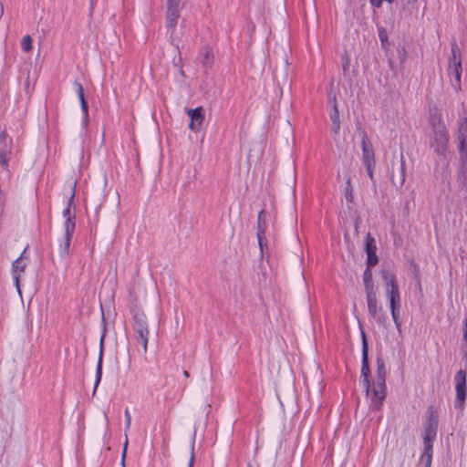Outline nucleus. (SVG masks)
I'll list each match as a JSON object with an SVG mask.
<instances>
[{"instance_id": "ea45409f", "label": "nucleus", "mask_w": 467, "mask_h": 467, "mask_svg": "<svg viewBox=\"0 0 467 467\" xmlns=\"http://www.w3.org/2000/svg\"><path fill=\"white\" fill-rule=\"evenodd\" d=\"M125 417H126V429L128 430L130 427V422H131V417H130V414L128 409H126V410H125Z\"/></svg>"}, {"instance_id": "f8f14e48", "label": "nucleus", "mask_w": 467, "mask_h": 467, "mask_svg": "<svg viewBox=\"0 0 467 467\" xmlns=\"http://www.w3.org/2000/svg\"><path fill=\"white\" fill-rule=\"evenodd\" d=\"M434 133V141H435V150L438 153H441L447 148L449 137L447 134L446 128L433 130Z\"/></svg>"}, {"instance_id": "9b49d317", "label": "nucleus", "mask_w": 467, "mask_h": 467, "mask_svg": "<svg viewBox=\"0 0 467 467\" xmlns=\"http://www.w3.org/2000/svg\"><path fill=\"white\" fill-rule=\"evenodd\" d=\"M187 114L191 118L189 128L192 131L198 132L202 129V122L204 120V113L202 107L196 109H187Z\"/></svg>"}, {"instance_id": "a19ab883", "label": "nucleus", "mask_w": 467, "mask_h": 467, "mask_svg": "<svg viewBox=\"0 0 467 467\" xmlns=\"http://www.w3.org/2000/svg\"><path fill=\"white\" fill-rule=\"evenodd\" d=\"M340 130V122L332 123V131L335 135H337Z\"/></svg>"}, {"instance_id": "f704fd0d", "label": "nucleus", "mask_w": 467, "mask_h": 467, "mask_svg": "<svg viewBox=\"0 0 467 467\" xmlns=\"http://www.w3.org/2000/svg\"><path fill=\"white\" fill-rule=\"evenodd\" d=\"M368 259H367V267H372L376 265L379 262V258L376 254V253L367 254Z\"/></svg>"}, {"instance_id": "412c9836", "label": "nucleus", "mask_w": 467, "mask_h": 467, "mask_svg": "<svg viewBox=\"0 0 467 467\" xmlns=\"http://www.w3.org/2000/svg\"><path fill=\"white\" fill-rule=\"evenodd\" d=\"M73 198H74V192L71 194L69 200H68V202H67V206L63 210V217L65 218V223H64V231L63 232H66V226H67V223L68 222V220L71 222V223H75L74 222V218H75V214L71 213V210H70V207H71V204H72V202H73Z\"/></svg>"}, {"instance_id": "423d86ee", "label": "nucleus", "mask_w": 467, "mask_h": 467, "mask_svg": "<svg viewBox=\"0 0 467 467\" xmlns=\"http://www.w3.org/2000/svg\"><path fill=\"white\" fill-rule=\"evenodd\" d=\"M362 335V361H361V378L362 382L364 384L367 395L369 394L370 391V384H369V364H368V346L366 337L365 332L361 331Z\"/></svg>"}, {"instance_id": "7ed1b4c3", "label": "nucleus", "mask_w": 467, "mask_h": 467, "mask_svg": "<svg viewBox=\"0 0 467 467\" xmlns=\"http://www.w3.org/2000/svg\"><path fill=\"white\" fill-rule=\"evenodd\" d=\"M375 382L371 389V404L374 410L380 408L381 402L386 397V368L381 358H377V370Z\"/></svg>"}, {"instance_id": "473e14b6", "label": "nucleus", "mask_w": 467, "mask_h": 467, "mask_svg": "<svg viewBox=\"0 0 467 467\" xmlns=\"http://www.w3.org/2000/svg\"><path fill=\"white\" fill-rule=\"evenodd\" d=\"M364 285L366 291V297L377 296L373 282H364Z\"/></svg>"}, {"instance_id": "aec40b11", "label": "nucleus", "mask_w": 467, "mask_h": 467, "mask_svg": "<svg viewBox=\"0 0 467 467\" xmlns=\"http://www.w3.org/2000/svg\"><path fill=\"white\" fill-rule=\"evenodd\" d=\"M25 267H26V265L22 264L21 257L17 258L13 263L14 278H15L16 285V288H17V291L19 294H21L20 288H19L20 273L24 272Z\"/></svg>"}, {"instance_id": "9d476101", "label": "nucleus", "mask_w": 467, "mask_h": 467, "mask_svg": "<svg viewBox=\"0 0 467 467\" xmlns=\"http://www.w3.org/2000/svg\"><path fill=\"white\" fill-rule=\"evenodd\" d=\"M405 180V161L404 156L401 153L400 162L397 164H392L391 182L395 187L400 188L404 184Z\"/></svg>"}, {"instance_id": "c756f323", "label": "nucleus", "mask_w": 467, "mask_h": 467, "mask_svg": "<svg viewBox=\"0 0 467 467\" xmlns=\"http://www.w3.org/2000/svg\"><path fill=\"white\" fill-rule=\"evenodd\" d=\"M11 150H0V165H2L5 170H7L8 165V158L7 155L10 154Z\"/></svg>"}, {"instance_id": "c85d7f7f", "label": "nucleus", "mask_w": 467, "mask_h": 467, "mask_svg": "<svg viewBox=\"0 0 467 467\" xmlns=\"http://www.w3.org/2000/svg\"><path fill=\"white\" fill-rule=\"evenodd\" d=\"M345 197L348 202H353V198H354L353 197V188H352L351 181H350L349 177L347 180V185L345 188Z\"/></svg>"}, {"instance_id": "603ef678", "label": "nucleus", "mask_w": 467, "mask_h": 467, "mask_svg": "<svg viewBox=\"0 0 467 467\" xmlns=\"http://www.w3.org/2000/svg\"><path fill=\"white\" fill-rule=\"evenodd\" d=\"M247 467H251V465H248Z\"/></svg>"}, {"instance_id": "4468645a", "label": "nucleus", "mask_w": 467, "mask_h": 467, "mask_svg": "<svg viewBox=\"0 0 467 467\" xmlns=\"http://www.w3.org/2000/svg\"><path fill=\"white\" fill-rule=\"evenodd\" d=\"M75 87H76L77 94L80 100L81 109L83 111L82 126H83V128H86L88 124V105L87 100L85 99L84 88H83L82 85L78 82H75Z\"/></svg>"}, {"instance_id": "393cba45", "label": "nucleus", "mask_w": 467, "mask_h": 467, "mask_svg": "<svg viewBox=\"0 0 467 467\" xmlns=\"http://www.w3.org/2000/svg\"><path fill=\"white\" fill-rule=\"evenodd\" d=\"M449 69L451 73L454 74L456 81L459 84L461 81L462 74V61H457V63H449Z\"/></svg>"}, {"instance_id": "e433bc0d", "label": "nucleus", "mask_w": 467, "mask_h": 467, "mask_svg": "<svg viewBox=\"0 0 467 467\" xmlns=\"http://www.w3.org/2000/svg\"><path fill=\"white\" fill-rule=\"evenodd\" d=\"M128 444H129V440H128V436L126 435L125 436L124 445H123L122 455H121V465H122V467H125V457H126V453H127Z\"/></svg>"}, {"instance_id": "20e7f679", "label": "nucleus", "mask_w": 467, "mask_h": 467, "mask_svg": "<svg viewBox=\"0 0 467 467\" xmlns=\"http://www.w3.org/2000/svg\"><path fill=\"white\" fill-rule=\"evenodd\" d=\"M107 179L104 175L96 177L90 186L86 202L98 213L106 197Z\"/></svg>"}, {"instance_id": "4be33fe9", "label": "nucleus", "mask_w": 467, "mask_h": 467, "mask_svg": "<svg viewBox=\"0 0 467 467\" xmlns=\"http://www.w3.org/2000/svg\"><path fill=\"white\" fill-rule=\"evenodd\" d=\"M214 62L213 49L209 47H205L202 63L205 67H212Z\"/></svg>"}, {"instance_id": "2f4dec72", "label": "nucleus", "mask_w": 467, "mask_h": 467, "mask_svg": "<svg viewBox=\"0 0 467 467\" xmlns=\"http://www.w3.org/2000/svg\"><path fill=\"white\" fill-rule=\"evenodd\" d=\"M21 46L24 51L28 52L32 49V38L29 35L22 38Z\"/></svg>"}, {"instance_id": "864d4df0", "label": "nucleus", "mask_w": 467, "mask_h": 467, "mask_svg": "<svg viewBox=\"0 0 467 467\" xmlns=\"http://www.w3.org/2000/svg\"><path fill=\"white\" fill-rule=\"evenodd\" d=\"M424 467H426V466H424Z\"/></svg>"}, {"instance_id": "c03bdc74", "label": "nucleus", "mask_w": 467, "mask_h": 467, "mask_svg": "<svg viewBox=\"0 0 467 467\" xmlns=\"http://www.w3.org/2000/svg\"><path fill=\"white\" fill-rule=\"evenodd\" d=\"M418 0H401L403 6L405 5H413L416 4Z\"/></svg>"}, {"instance_id": "dca6fc26", "label": "nucleus", "mask_w": 467, "mask_h": 467, "mask_svg": "<svg viewBox=\"0 0 467 467\" xmlns=\"http://www.w3.org/2000/svg\"><path fill=\"white\" fill-rule=\"evenodd\" d=\"M389 307L391 311V316L393 318V321L396 325V327L399 331H400V321L399 317V307L400 303V296H395V297H389Z\"/></svg>"}, {"instance_id": "37998d69", "label": "nucleus", "mask_w": 467, "mask_h": 467, "mask_svg": "<svg viewBox=\"0 0 467 467\" xmlns=\"http://www.w3.org/2000/svg\"><path fill=\"white\" fill-rule=\"evenodd\" d=\"M435 419L438 420V416L435 410H432V408H429V417L428 419Z\"/></svg>"}, {"instance_id": "b1692460", "label": "nucleus", "mask_w": 467, "mask_h": 467, "mask_svg": "<svg viewBox=\"0 0 467 467\" xmlns=\"http://www.w3.org/2000/svg\"><path fill=\"white\" fill-rule=\"evenodd\" d=\"M432 459V444L425 445V450L420 457V461L424 463V466L431 467Z\"/></svg>"}, {"instance_id": "3c124183", "label": "nucleus", "mask_w": 467, "mask_h": 467, "mask_svg": "<svg viewBox=\"0 0 467 467\" xmlns=\"http://www.w3.org/2000/svg\"><path fill=\"white\" fill-rule=\"evenodd\" d=\"M183 375H184V377H186V378H189V376H190V375H189V372H188V371H186V370H184V371H183Z\"/></svg>"}, {"instance_id": "f03ea898", "label": "nucleus", "mask_w": 467, "mask_h": 467, "mask_svg": "<svg viewBox=\"0 0 467 467\" xmlns=\"http://www.w3.org/2000/svg\"><path fill=\"white\" fill-rule=\"evenodd\" d=\"M75 230V223H71L69 220L66 226V232H63L59 240L54 244L50 259L53 265H58L65 261L70 254V243L72 234Z\"/></svg>"}, {"instance_id": "4c0bfd02", "label": "nucleus", "mask_w": 467, "mask_h": 467, "mask_svg": "<svg viewBox=\"0 0 467 467\" xmlns=\"http://www.w3.org/2000/svg\"><path fill=\"white\" fill-rule=\"evenodd\" d=\"M363 281L364 282H373L372 281V272L370 267H367L363 274Z\"/></svg>"}, {"instance_id": "6e6552de", "label": "nucleus", "mask_w": 467, "mask_h": 467, "mask_svg": "<svg viewBox=\"0 0 467 467\" xmlns=\"http://www.w3.org/2000/svg\"><path fill=\"white\" fill-rule=\"evenodd\" d=\"M166 1V24L170 28H174L180 17L181 0H165Z\"/></svg>"}, {"instance_id": "09e8293b", "label": "nucleus", "mask_w": 467, "mask_h": 467, "mask_svg": "<svg viewBox=\"0 0 467 467\" xmlns=\"http://www.w3.org/2000/svg\"><path fill=\"white\" fill-rule=\"evenodd\" d=\"M179 72H180V75H181L182 77H185V74H184V71H183V69H182V65L180 66Z\"/></svg>"}, {"instance_id": "bb28decb", "label": "nucleus", "mask_w": 467, "mask_h": 467, "mask_svg": "<svg viewBox=\"0 0 467 467\" xmlns=\"http://www.w3.org/2000/svg\"><path fill=\"white\" fill-rule=\"evenodd\" d=\"M377 247L375 244V239L368 234L366 236V252L367 254L376 253Z\"/></svg>"}, {"instance_id": "f257e3e1", "label": "nucleus", "mask_w": 467, "mask_h": 467, "mask_svg": "<svg viewBox=\"0 0 467 467\" xmlns=\"http://www.w3.org/2000/svg\"><path fill=\"white\" fill-rule=\"evenodd\" d=\"M133 330L134 337L139 344L142 345L143 352L148 350L149 337H157L159 333V320L156 315L138 313L134 311Z\"/></svg>"}, {"instance_id": "a18cd8bd", "label": "nucleus", "mask_w": 467, "mask_h": 467, "mask_svg": "<svg viewBox=\"0 0 467 467\" xmlns=\"http://www.w3.org/2000/svg\"><path fill=\"white\" fill-rule=\"evenodd\" d=\"M6 138H7L6 130H3V131L0 133V140H1V142H5Z\"/></svg>"}, {"instance_id": "cd10ccee", "label": "nucleus", "mask_w": 467, "mask_h": 467, "mask_svg": "<svg viewBox=\"0 0 467 467\" xmlns=\"http://www.w3.org/2000/svg\"><path fill=\"white\" fill-rule=\"evenodd\" d=\"M379 37L380 39L382 48L387 50L389 48V43L388 38V33L385 28H379Z\"/></svg>"}, {"instance_id": "1a4fd4ad", "label": "nucleus", "mask_w": 467, "mask_h": 467, "mask_svg": "<svg viewBox=\"0 0 467 467\" xmlns=\"http://www.w3.org/2000/svg\"><path fill=\"white\" fill-rule=\"evenodd\" d=\"M380 275L385 284L388 298L392 296H400L395 275L387 269H381Z\"/></svg>"}, {"instance_id": "79ce46f5", "label": "nucleus", "mask_w": 467, "mask_h": 467, "mask_svg": "<svg viewBox=\"0 0 467 467\" xmlns=\"http://www.w3.org/2000/svg\"><path fill=\"white\" fill-rule=\"evenodd\" d=\"M460 178L467 179V164L463 165L460 171Z\"/></svg>"}, {"instance_id": "0eeeda50", "label": "nucleus", "mask_w": 467, "mask_h": 467, "mask_svg": "<svg viewBox=\"0 0 467 467\" xmlns=\"http://www.w3.org/2000/svg\"><path fill=\"white\" fill-rule=\"evenodd\" d=\"M456 381V400L455 407L463 408L466 398V372L459 370L455 375Z\"/></svg>"}, {"instance_id": "c9c22d12", "label": "nucleus", "mask_w": 467, "mask_h": 467, "mask_svg": "<svg viewBox=\"0 0 467 467\" xmlns=\"http://www.w3.org/2000/svg\"><path fill=\"white\" fill-rule=\"evenodd\" d=\"M188 466L187 467H193L194 462V439L192 440V442L190 447L189 451V459H188Z\"/></svg>"}, {"instance_id": "39448f33", "label": "nucleus", "mask_w": 467, "mask_h": 467, "mask_svg": "<svg viewBox=\"0 0 467 467\" xmlns=\"http://www.w3.org/2000/svg\"><path fill=\"white\" fill-rule=\"evenodd\" d=\"M362 160L368 171V177L374 179V169L376 167L375 151L365 130L361 131Z\"/></svg>"}, {"instance_id": "58836bf2", "label": "nucleus", "mask_w": 467, "mask_h": 467, "mask_svg": "<svg viewBox=\"0 0 467 467\" xmlns=\"http://www.w3.org/2000/svg\"><path fill=\"white\" fill-rule=\"evenodd\" d=\"M398 52L400 55V62L404 63L406 61V57H407V51H406L405 47H402L400 49L398 50Z\"/></svg>"}, {"instance_id": "7c9ffc66", "label": "nucleus", "mask_w": 467, "mask_h": 467, "mask_svg": "<svg viewBox=\"0 0 467 467\" xmlns=\"http://www.w3.org/2000/svg\"><path fill=\"white\" fill-rule=\"evenodd\" d=\"M333 101H334V103H333V113L330 116L331 121H332V123L340 122L339 111H338L337 103V100H336V96H334Z\"/></svg>"}, {"instance_id": "ddd939ff", "label": "nucleus", "mask_w": 467, "mask_h": 467, "mask_svg": "<svg viewBox=\"0 0 467 467\" xmlns=\"http://www.w3.org/2000/svg\"><path fill=\"white\" fill-rule=\"evenodd\" d=\"M438 428V420L428 419L425 423L424 429V442L425 445L432 444L433 440L436 437V431Z\"/></svg>"}, {"instance_id": "5701e85b", "label": "nucleus", "mask_w": 467, "mask_h": 467, "mask_svg": "<svg viewBox=\"0 0 467 467\" xmlns=\"http://www.w3.org/2000/svg\"><path fill=\"white\" fill-rule=\"evenodd\" d=\"M101 376H102V345L100 346L99 358L98 366H97V369H96V379H95L93 395L95 394L96 389L100 382Z\"/></svg>"}, {"instance_id": "2eb2a0df", "label": "nucleus", "mask_w": 467, "mask_h": 467, "mask_svg": "<svg viewBox=\"0 0 467 467\" xmlns=\"http://www.w3.org/2000/svg\"><path fill=\"white\" fill-rule=\"evenodd\" d=\"M266 223H265V211L261 210L257 217V238L261 250L263 249V239L265 236Z\"/></svg>"}, {"instance_id": "49530a36", "label": "nucleus", "mask_w": 467, "mask_h": 467, "mask_svg": "<svg viewBox=\"0 0 467 467\" xmlns=\"http://www.w3.org/2000/svg\"><path fill=\"white\" fill-rule=\"evenodd\" d=\"M463 339L467 342V319L464 322Z\"/></svg>"}, {"instance_id": "de8ad7c7", "label": "nucleus", "mask_w": 467, "mask_h": 467, "mask_svg": "<svg viewBox=\"0 0 467 467\" xmlns=\"http://www.w3.org/2000/svg\"><path fill=\"white\" fill-rule=\"evenodd\" d=\"M416 278L418 279V285H419V287L420 288V271L417 266H416Z\"/></svg>"}, {"instance_id": "a878e982", "label": "nucleus", "mask_w": 467, "mask_h": 467, "mask_svg": "<svg viewBox=\"0 0 467 467\" xmlns=\"http://www.w3.org/2000/svg\"><path fill=\"white\" fill-rule=\"evenodd\" d=\"M462 61V54L459 47L455 42L451 44V57H450V63H457Z\"/></svg>"}, {"instance_id": "8fccbe9b", "label": "nucleus", "mask_w": 467, "mask_h": 467, "mask_svg": "<svg viewBox=\"0 0 467 467\" xmlns=\"http://www.w3.org/2000/svg\"><path fill=\"white\" fill-rule=\"evenodd\" d=\"M464 129L465 131H467V121L465 122V124H462V127H461V130Z\"/></svg>"}, {"instance_id": "a211bd4d", "label": "nucleus", "mask_w": 467, "mask_h": 467, "mask_svg": "<svg viewBox=\"0 0 467 467\" xmlns=\"http://www.w3.org/2000/svg\"><path fill=\"white\" fill-rule=\"evenodd\" d=\"M367 304L369 315L379 320V313L382 311V307L378 306L377 296L367 297Z\"/></svg>"}, {"instance_id": "72a5a7b5", "label": "nucleus", "mask_w": 467, "mask_h": 467, "mask_svg": "<svg viewBox=\"0 0 467 467\" xmlns=\"http://www.w3.org/2000/svg\"><path fill=\"white\" fill-rule=\"evenodd\" d=\"M283 372H284L285 377L287 379V380L290 383H292V380H293L292 369L287 361H285V363H284Z\"/></svg>"}, {"instance_id": "f3484780", "label": "nucleus", "mask_w": 467, "mask_h": 467, "mask_svg": "<svg viewBox=\"0 0 467 467\" xmlns=\"http://www.w3.org/2000/svg\"><path fill=\"white\" fill-rule=\"evenodd\" d=\"M430 123L433 130L446 128L441 120V115L437 108L430 110Z\"/></svg>"}, {"instance_id": "6ab92c4d", "label": "nucleus", "mask_w": 467, "mask_h": 467, "mask_svg": "<svg viewBox=\"0 0 467 467\" xmlns=\"http://www.w3.org/2000/svg\"><path fill=\"white\" fill-rule=\"evenodd\" d=\"M138 296L133 287L129 289V303H130V311L132 317H134V311L138 313H144V311L140 307L138 304Z\"/></svg>"}]
</instances>
